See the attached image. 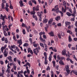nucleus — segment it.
<instances>
[{"mask_svg": "<svg viewBox=\"0 0 77 77\" xmlns=\"http://www.w3.org/2000/svg\"><path fill=\"white\" fill-rule=\"evenodd\" d=\"M52 58V55L51 54H50L48 58V59L50 62H51V61Z\"/></svg>", "mask_w": 77, "mask_h": 77, "instance_id": "obj_13", "label": "nucleus"}, {"mask_svg": "<svg viewBox=\"0 0 77 77\" xmlns=\"http://www.w3.org/2000/svg\"><path fill=\"white\" fill-rule=\"evenodd\" d=\"M73 13L74 14H76V8H75V7H73Z\"/></svg>", "mask_w": 77, "mask_h": 77, "instance_id": "obj_23", "label": "nucleus"}, {"mask_svg": "<svg viewBox=\"0 0 77 77\" xmlns=\"http://www.w3.org/2000/svg\"><path fill=\"white\" fill-rule=\"evenodd\" d=\"M55 20L57 21H59V20H60V16H57L55 17Z\"/></svg>", "mask_w": 77, "mask_h": 77, "instance_id": "obj_14", "label": "nucleus"}, {"mask_svg": "<svg viewBox=\"0 0 77 77\" xmlns=\"http://www.w3.org/2000/svg\"><path fill=\"white\" fill-rule=\"evenodd\" d=\"M65 8L64 9L63 7H62V9L63 12L65 13L66 12V7H65Z\"/></svg>", "mask_w": 77, "mask_h": 77, "instance_id": "obj_8", "label": "nucleus"}, {"mask_svg": "<svg viewBox=\"0 0 77 77\" xmlns=\"http://www.w3.org/2000/svg\"><path fill=\"white\" fill-rule=\"evenodd\" d=\"M19 3H20V6L21 7H22V6H23V1H20Z\"/></svg>", "mask_w": 77, "mask_h": 77, "instance_id": "obj_19", "label": "nucleus"}, {"mask_svg": "<svg viewBox=\"0 0 77 77\" xmlns=\"http://www.w3.org/2000/svg\"><path fill=\"white\" fill-rule=\"evenodd\" d=\"M45 32H41L39 33V35L40 36H41L42 35H45Z\"/></svg>", "mask_w": 77, "mask_h": 77, "instance_id": "obj_26", "label": "nucleus"}, {"mask_svg": "<svg viewBox=\"0 0 77 77\" xmlns=\"http://www.w3.org/2000/svg\"><path fill=\"white\" fill-rule=\"evenodd\" d=\"M11 50V51H12L13 52H14V53H15V54L17 53V51H15L14 49L12 48Z\"/></svg>", "mask_w": 77, "mask_h": 77, "instance_id": "obj_41", "label": "nucleus"}, {"mask_svg": "<svg viewBox=\"0 0 77 77\" xmlns=\"http://www.w3.org/2000/svg\"><path fill=\"white\" fill-rule=\"evenodd\" d=\"M0 63L1 65H3L4 63V62H3V61H0Z\"/></svg>", "mask_w": 77, "mask_h": 77, "instance_id": "obj_64", "label": "nucleus"}, {"mask_svg": "<svg viewBox=\"0 0 77 77\" xmlns=\"http://www.w3.org/2000/svg\"><path fill=\"white\" fill-rule=\"evenodd\" d=\"M39 39L40 40V41L42 42H43V44H45V40H44V39H43L42 38V37L41 36H40L39 37Z\"/></svg>", "mask_w": 77, "mask_h": 77, "instance_id": "obj_4", "label": "nucleus"}, {"mask_svg": "<svg viewBox=\"0 0 77 77\" xmlns=\"http://www.w3.org/2000/svg\"><path fill=\"white\" fill-rule=\"evenodd\" d=\"M8 53H4V55L5 56V57H7L8 56Z\"/></svg>", "mask_w": 77, "mask_h": 77, "instance_id": "obj_51", "label": "nucleus"}, {"mask_svg": "<svg viewBox=\"0 0 77 77\" xmlns=\"http://www.w3.org/2000/svg\"><path fill=\"white\" fill-rule=\"evenodd\" d=\"M12 26V24L11 23L9 25L8 27H9V29H11V27Z\"/></svg>", "mask_w": 77, "mask_h": 77, "instance_id": "obj_62", "label": "nucleus"}, {"mask_svg": "<svg viewBox=\"0 0 77 77\" xmlns=\"http://www.w3.org/2000/svg\"><path fill=\"white\" fill-rule=\"evenodd\" d=\"M52 51H54L55 52H57V49L54 48V49H52Z\"/></svg>", "mask_w": 77, "mask_h": 77, "instance_id": "obj_60", "label": "nucleus"}, {"mask_svg": "<svg viewBox=\"0 0 77 77\" xmlns=\"http://www.w3.org/2000/svg\"><path fill=\"white\" fill-rule=\"evenodd\" d=\"M22 27H26V24L23 23L22 24Z\"/></svg>", "mask_w": 77, "mask_h": 77, "instance_id": "obj_39", "label": "nucleus"}, {"mask_svg": "<svg viewBox=\"0 0 77 77\" xmlns=\"http://www.w3.org/2000/svg\"><path fill=\"white\" fill-rule=\"evenodd\" d=\"M66 69V71H71V70L69 69V66L67 65L65 66Z\"/></svg>", "mask_w": 77, "mask_h": 77, "instance_id": "obj_7", "label": "nucleus"}, {"mask_svg": "<svg viewBox=\"0 0 77 77\" xmlns=\"http://www.w3.org/2000/svg\"><path fill=\"white\" fill-rule=\"evenodd\" d=\"M23 34H24V35H25L26 34V31H25V29H23Z\"/></svg>", "mask_w": 77, "mask_h": 77, "instance_id": "obj_63", "label": "nucleus"}, {"mask_svg": "<svg viewBox=\"0 0 77 77\" xmlns=\"http://www.w3.org/2000/svg\"><path fill=\"white\" fill-rule=\"evenodd\" d=\"M6 47H7V45H5L4 46V47H2L1 48V49L2 53L3 52V50H5V49L6 48Z\"/></svg>", "mask_w": 77, "mask_h": 77, "instance_id": "obj_6", "label": "nucleus"}, {"mask_svg": "<svg viewBox=\"0 0 77 77\" xmlns=\"http://www.w3.org/2000/svg\"><path fill=\"white\" fill-rule=\"evenodd\" d=\"M63 5L65 7H66V2H65V1H63Z\"/></svg>", "mask_w": 77, "mask_h": 77, "instance_id": "obj_30", "label": "nucleus"}, {"mask_svg": "<svg viewBox=\"0 0 77 77\" xmlns=\"http://www.w3.org/2000/svg\"><path fill=\"white\" fill-rule=\"evenodd\" d=\"M69 11L71 13H72V9H71V8H69Z\"/></svg>", "mask_w": 77, "mask_h": 77, "instance_id": "obj_58", "label": "nucleus"}, {"mask_svg": "<svg viewBox=\"0 0 77 77\" xmlns=\"http://www.w3.org/2000/svg\"><path fill=\"white\" fill-rule=\"evenodd\" d=\"M66 14L68 16H69V17H70V16H71V14L69 12H67L66 13Z\"/></svg>", "mask_w": 77, "mask_h": 77, "instance_id": "obj_28", "label": "nucleus"}, {"mask_svg": "<svg viewBox=\"0 0 77 77\" xmlns=\"http://www.w3.org/2000/svg\"><path fill=\"white\" fill-rule=\"evenodd\" d=\"M2 27L3 28V30H5L6 29L8 28V27L6 26H3Z\"/></svg>", "mask_w": 77, "mask_h": 77, "instance_id": "obj_29", "label": "nucleus"}, {"mask_svg": "<svg viewBox=\"0 0 77 77\" xmlns=\"http://www.w3.org/2000/svg\"><path fill=\"white\" fill-rule=\"evenodd\" d=\"M7 58L9 60L10 62H12V57L10 56L7 57Z\"/></svg>", "mask_w": 77, "mask_h": 77, "instance_id": "obj_20", "label": "nucleus"}, {"mask_svg": "<svg viewBox=\"0 0 77 77\" xmlns=\"http://www.w3.org/2000/svg\"><path fill=\"white\" fill-rule=\"evenodd\" d=\"M2 73H5V72L6 71V69H5V68L4 67H2Z\"/></svg>", "mask_w": 77, "mask_h": 77, "instance_id": "obj_22", "label": "nucleus"}, {"mask_svg": "<svg viewBox=\"0 0 77 77\" xmlns=\"http://www.w3.org/2000/svg\"><path fill=\"white\" fill-rule=\"evenodd\" d=\"M52 63H53V65L54 67H55V64H56V62H55V61H52Z\"/></svg>", "mask_w": 77, "mask_h": 77, "instance_id": "obj_40", "label": "nucleus"}, {"mask_svg": "<svg viewBox=\"0 0 77 77\" xmlns=\"http://www.w3.org/2000/svg\"><path fill=\"white\" fill-rule=\"evenodd\" d=\"M73 72L74 74H75V75H77V71L76 70H72L71 72Z\"/></svg>", "mask_w": 77, "mask_h": 77, "instance_id": "obj_17", "label": "nucleus"}, {"mask_svg": "<svg viewBox=\"0 0 77 77\" xmlns=\"http://www.w3.org/2000/svg\"><path fill=\"white\" fill-rule=\"evenodd\" d=\"M11 48L12 49L13 48H16V46H15V45H11Z\"/></svg>", "mask_w": 77, "mask_h": 77, "instance_id": "obj_37", "label": "nucleus"}, {"mask_svg": "<svg viewBox=\"0 0 77 77\" xmlns=\"http://www.w3.org/2000/svg\"><path fill=\"white\" fill-rule=\"evenodd\" d=\"M31 48H28V53H29L30 51H31Z\"/></svg>", "mask_w": 77, "mask_h": 77, "instance_id": "obj_59", "label": "nucleus"}, {"mask_svg": "<svg viewBox=\"0 0 77 77\" xmlns=\"http://www.w3.org/2000/svg\"><path fill=\"white\" fill-rule=\"evenodd\" d=\"M48 34L50 36H54V33L53 32H49L48 33Z\"/></svg>", "mask_w": 77, "mask_h": 77, "instance_id": "obj_11", "label": "nucleus"}, {"mask_svg": "<svg viewBox=\"0 0 77 77\" xmlns=\"http://www.w3.org/2000/svg\"><path fill=\"white\" fill-rule=\"evenodd\" d=\"M55 39L56 40V42H57V36L56 35H55L54 37Z\"/></svg>", "mask_w": 77, "mask_h": 77, "instance_id": "obj_52", "label": "nucleus"}, {"mask_svg": "<svg viewBox=\"0 0 77 77\" xmlns=\"http://www.w3.org/2000/svg\"><path fill=\"white\" fill-rule=\"evenodd\" d=\"M57 26L59 27L62 26V24L60 23H58L57 24Z\"/></svg>", "mask_w": 77, "mask_h": 77, "instance_id": "obj_50", "label": "nucleus"}, {"mask_svg": "<svg viewBox=\"0 0 77 77\" xmlns=\"http://www.w3.org/2000/svg\"><path fill=\"white\" fill-rule=\"evenodd\" d=\"M47 71H48V70H50V66H48L47 69H46Z\"/></svg>", "mask_w": 77, "mask_h": 77, "instance_id": "obj_45", "label": "nucleus"}, {"mask_svg": "<svg viewBox=\"0 0 77 77\" xmlns=\"http://www.w3.org/2000/svg\"><path fill=\"white\" fill-rule=\"evenodd\" d=\"M26 65H28V66H29V67H30V64L29 63L27 62L26 63Z\"/></svg>", "mask_w": 77, "mask_h": 77, "instance_id": "obj_55", "label": "nucleus"}, {"mask_svg": "<svg viewBox=\"0 0 77 77\" xmlns=\"http://www.w3.org/2000/svg\"><path fill=\"white\" fill-rule=\"evenodd\" d=\"M4 53H8V48L5 49L4 52Z\"/></svg>", "mask_w": 77, "mask_h": 77, "instance_id": "obj_16", "label": "nucleus"}, {"mask_svg": "<svg viewBox=\"0 0 77 77\" xmlns=\"http://www.w3.org/2000/svg\"><path fill=\"white\" fill-rule=\"evenodd\" d=\"M17 44H22V41L21 39H20V40H17Z\"/></svg>", "mask_w": 77, "mask_h": 77, "instance_id": "obj_25", "label": "nucleus"}, {"mask_svg": "<svg viewBox=\"0 0 77 77\" xmlns=\"http://www.w3.org/2000/svg\"><path fill=\"white\" fill-rule=\"evenodd\" d=\"M71 49L72 50H75V47H72L71 48Z\"/></svg>", "mask_w": 77, "mask_h": 77, "instance_id": "obj_57", "label": "nucleus"}, {"mask_svg": "<svg viewBox=\"0 0 77 77\" xmlns=\"http://www.w3.org/2000/svg\"><path fill=\"white\" fill-rule=\"evenodd\" d=\"M58 37L60 39H61L62 38V37H61V35H60V34H58Z\"/></svg>", "mask_w": 77, "mask_h": 77, "instance_id": "obj_44", "label": "nucleus"}, {"mask_svg": "<svg viewBox=\"0 0 77 77\" xmlns=\"http://www.w3.org/2000/svg\"><path fill=\"white\" fill-rule=\"evenodd\" d=\"M6 72H8V74H9V73H10L11 72V71H10V69H7V70H6Z\"/></svg>", "mask_w": 77, "mask_h": 77, "instance_id": "obj_38", "label": "nucleus"}, {"mask_svg": "<svg viewBox=\"0 0 77 77\" xmlns=\"http://www.w3.org/2000/svg\"><path fill=\"white\" fill-rule=\"evenodd\" d=\"M74 20H75V17H74L73 18H71V21H74Z\"/></svg>", "mask_w": 77, "mask_h": 77, "instance_id": "obj_54", "label": "nucleus"}, {"mask_svg": "<svg viewBox=\"0 0 77 77\" xmlns=\"http://www.w3.org/2000/svg\"><path fill=\"white\" fill-rule=\"evenodd\" d=\"M52 2H53V0H49L48 2L49 5H50Z\"/></svg>", "mask_w": 77, "mask_h": 77, "instance_id": "obj_35", "label": "nucleus"}, {"mask_svg": "<svg viewBox=\"0 0 77 77\" xmlns=\"http://www.w3.org/2000/svg\"><path fill=\"white\" fill-rule=\"evenodd\" d=\"M13 68L14 70H15V71H16V69H17V67L15 66L14 65Z\"/></svg>", "mask_w": 77, "mask_h": 77, "instance_id": "obj_48", "label": "nucleus"}, {"mask_svg": "<svg viewBox=\"0 0 77 77\" xmlns=\"http://www.w3.org/2000/svg\"><path fill=\"white\" fill-rule=\"evenodd\" d=\"M29 41H30L31 44H32H32H33V42H32V38H29Z\"/></svg>", "mask_w": 77, "mask_h": 77, "instance_id": "obj_33", "label": "nucleus"}, {"mask_svg": "<svg viewBox=\"0 0 77 77\" xmlns=\"http://www.w3.org/2000/svg\"><path fill=\"white\" fill-rule=\"evenodd\" d=\"M0 19L2 20V25L3 26L5 25V23H6V21L5 20V19H7V18L6 17V16L5 15L4 16H3L2 14H1L0 16Z\"/></svg>", "mask_w": 77, "mask_h": 77, "instance_id": "obj_1", "label": "nucleus"}, {"mask_svg": "<svg viewBox=\"0 0 77 77\" xmlns=\"http://www.w3.org/2000/svg\"><path fill=\"white\" fill-rule=\"evenodd\" d=\"M29 4L30 6H32V2H31V1H29Z\"/></svg>", "mask_w": 77, "mask_h": 77, "instance_id": "obj_56", "label": "nucleus"}, {"mask_svg": "<svg viewBox=\"0 0 77 77\" xmlns=\"http://www.w3.org/2000/svg\"><path fill=\"white\" fill-rule=\"evenodd\" d=\"M69 42L72 41V38H71V36H70V35L69 36Z\"/></svg>", "mask_w": 77, "mask_h": 77, "instance_id": "obj_32", "label": "nucleus"}, {"mask_svg": "<svg viewBox=\"0 0 77 77\" xmlns=\"http://www.w3.org/2000/svg\"><path fill=\"white\" fill-rule=\"evenodd\" d=\"M9 64L8 63V65H7V67H8L7 69H11V67H10V66H9Z\"/></svg>", "mask_w": 77, "mask_h": 77, "instance_id": "obj_46", "label": "nucleus"}, {"mask_svg": "<svg viewBox=\"0 0 77 77\" xmlns=\"http://www.w3.org/2000/svg\"><path fill=\"white\" fill-rule=\"evenodd\" d=\"M32 17L33 18L35 19L36 21L38 20V18H37V17H36V16L35 15H33L32 16Z\"/></svg>", "mask_w": 77, "mask_h": 77, "instance_id": "obj_15", "label": "nucleus"}, {"mask_svg": "<svg viewBox=\"0 0 77 77\" xmlns=\"http://www.w3.org/2000/svg\"><path fill=\"white\" fill-rule=\"evenodd\" d=\"M66 71L67 72V73L65 72L64 74L66 75H68L69 74V72H70L69 71Z\"/></svg>", "mask_w": 77, "mask_h": 77, "instance_id": "obj_34", "label": "nucleus"}, {"mask_svg": "<svg viewBox=\"0 0 77 77\" xmlns=\"http://www.w3.org/2000/svg\"><path fill=\"white\" fill-rule=\"evenodd\" d=\"M48 21V19H47L44 18L43 19V23L44 24H45V23H47V22Z\"/></svg>", "mask_w": 77, "mask_h": 77, "instance_id": "obj_10", "label": "nucleus"}, {"mask_svg": "<svg viewBox=\"0 0 77 77\" xmlns=\"http://www.w3.org/2000/svg\"><path fill=\"white\" fill-rule=\"evenodd\" d=\"M37 13L38 17H41V13H39V12H38Z\"/></svg>", "mask_w": 77, "mask_h": 77, "instance_id": "obj_42", "label": "nucleus"}, {"mask_svg": "<svg viewBox=\"0 0 77 77\" xmlns=\"http://www.w3.org/2000/svg\"><path fill=\"white\" fill-rule=\"evenodd\" d=\"M5 42L6 44H7L8 42V38H5Z\"/></svg>", "mask_w": 77, "mask_h": 77, "instance_id": "obj_36", "label": "nucleus"}, {"mask_svg": "<svg viewBox=\"0 0 77 77\" xmlns=\"http://www.w3.org/2000/svg\"><path fill=\"white\" fill-rule=\"evenodd\" d=\"M29 45V44L27 43H25L23 45L24 47H27V46H28Z\"/></svg>", "mask_w": 77, "mask_h": 77, "instance_id": "obj_43", "label": "nucleus"}, {"mask_svg": "<svg viewBox=\"0 0 77 77\" xmlns=\"http://www.w3.org/2000/svg\"><path fill=\"white\" fill-rule=\"evenodd\" d=\"M17 62L19 63V65H20L21 63V61L19 60H17Z\"/></svg>", "mask_w": 77, "mask_h": 77, "instance_id": "obj_49", "label": "nucleus"}, {"mask_svg": "<svg viewBox=\"0 0 77 77\" xmlns=\"http://www.w3.org/2000/svg\"><path fill=\"white\" fill-rule=\"evenodd\" d=\"M63 53L62 54L63 55H64V56H65V55H66L67 57H68V55H67V54H66V51L65 50H63L62 51Z\"/></svg>", "mask_w": 77, "mask_h": 77, "instance_id": "obj_9", "label": "nucleus"}, {"mask_svg": "<svg viewBox=\"0 0 77 77\" xmlns=\"http://www.w3.org/2000/svg\"><path fill=\"white\" fill-rule=\"evenodd\" d=\"M30 14L31 15H35V14L36 13V12L35 11H32L30 12Z\"/></svg>", "mask_w": 77, "mask_h": 77, "instance_id": "obj_12", "label": "nucleus"}, {"mask_svg": "<svg viewBox=\"0 0 77 77\" xmlns=\"http://www.w3.org/2000/svg\"><path fill=\"white\" fill-rule=\"evenodd\" d=\"M33 11H39V6H37L36 7H34L33 8Z\"/></svg>", "mask_w": 77, "mask_h": 77, "instance_id": "obj_5", "label": "nucleus"}, {"mask_svg": "<svg viewBox=\"0 0 77 77\" xmlns=\"http://www.w3.org/2000/svg\"><path fill=\"white\" fill-rule=\"evenodd\" d=\"M60 61H59V63L60 65H64V63H63V62L61 60H60Z\"/></svg>", "mask_w": 77, "mask_h": 77, "instance_id": "obj_21", "label": "nucleus"}, {"mask_svg": "<svg viewBox=\"0 0 77 77\" xmlns=\"http://www.w3.org/2000/svg\"><path fill=\"white\" fill-rule=\"evenodd\" d=\"M40 45L43 47V48H44V45L42 43H40Z\"/></svg>", "mask_w": 77, "mask_h": 77, "instance_id": "obj_31", "label": "nucleus"}, {"mask_svg": "<svg viewBox=\"0 0 77 77\" xmlns=\"http://www.w3.org/2000/svg\"><path fill=\"white\" fill-rule=\"evenodd\" d=\"M40 47H38L37 48L34 49L33 50L34 53H39V50H40Z\"/></svg>", "mask_w": 77, "mask_h": 77, "instance_id": "obj_3", "label": "nucleus"}, {"mask_svg": "<svg viewBox=\"0 0 77 77\" xmlns=\"http://www.w3.org/2000/svg\"><path fill=\"white\" fill-rule=\"evenodd\" d=\"M4 34L5 36H8V33L6 32V31L5 30L4 31Z\"/></svg>", "mask_w": 77, "mask_h": 77, "instance_id": "obj_24", "label": "nucleus"}, {"mask_svg": "<svg viewBox=\"0 0 77 77\" xmlns=\"http://www.w3.org/2000/svg\"><path fill=\"white\" fill-rule=\"evenodd\" d=\"M63 59H64V60H65V58H64V57H61V59L60 60H63Z\"/></svg>", "mask_w": 77, "mask_h": 77, "instance_id": "obj_53", "label": "nucleus"}, {"mask_svg": "<svg viewBox=\"0 0 77 77\" xmlns=\"http://www.w3.org/2000/svg\"><path fill=\"white\" fill-rule=\"evenodd\" d=\"M55 9H53L52 11H54V12H56V13H59V8H58V5H56L54 7Z\"/></svg>", "mask_w": 77, "mask_h": 77, "instance_id": "obj_2", "label": "nucleus"}, {"mask_svg": "<svg viewBox=\"0 0 77 77\" xmlns=\"http://www.w3.org/2000/svg\"><path fill=\"white\" fill-rule=\"evenodd\" d=\"M65 24L67 26H69V24H70V22H68V21H66L65 22Z\"/></svg>", "mask_w": 77, "mask_h": 77, "instance_id": "obj_27", "label": "nucleus"}, {"mask_svg": "<svg viewBox=\"0 0 77 77\" xmlns=\"http://www.w3.org/2000/svg\"><path fill=\"white\" fill-rule=\"evenodd\" d=\"M18 73H19L20 74H23V71L21 70L20 71L18 72Z\"/></svg>", "mask_w": 77, "mask_h": 77, "instance_id": "obj_61", "label": "nucleus"}, {"mask_svg": "<svg viewBox=\"0 0 77 77\" xmlns=\"http://www.w3.org/2000/svg\"><path fill=\"white\" fill-rule=\"evenodd\" d=\"M60 35L61 36H62V37H63V36H65V33H64V32H60Z\"/></svg>", "mask_w": 77, "mask_h": 77, "instance_id": "obj_18", "label": "nucleus"}, {"mask_svg": "<svg viewBox=\"0 0 77 77\" xmlns=\"http://www.w3.org/2000/svg\"><path fill=\"white\" fill-rule=\"evenodd\" d=\"M61 58V57H60L59 55H58L57 56V59H59L60 60V59Z\"/></svg>", "mask_w": 77, "mask_h": 77, "instance_id": "obj_47", "label": "nucleus"}]
</instances>
